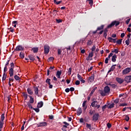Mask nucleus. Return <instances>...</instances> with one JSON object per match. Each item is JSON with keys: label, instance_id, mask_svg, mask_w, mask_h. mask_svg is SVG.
Returning a JSON list of instances; mask_svg holds the SVG:
<instances>
[{"label": "nucleus", "instance_id": "nucleus-63", "mask_svg": "<svg viewBox=\"0 0 131 131\" xmlns=\"http://www.w3.org/2000/svg\"><path fill=\"white\" fill-rule=\"evenodd\" d=\"M70 91L71 92H74L75 91V88H73V87H71V88H70Z\"/></svg>", "mask_w": 131, "mask_h": 131}, {"label": "nucleus", "instance_id": "nucleus-61", "mask_svg": "<svg viewBox=\"0 0 131 131\" xmlns=\"http://www.w3.org/2000/svg\"><path fill=\"white\" fill-rule=\"evenodd\" d=\"M109 59L108 58H105L104 62L105 64H107L108 63Z\"/></svg>", "mask_w": 131, "mask_h": 131}, {"label": "nucleus", "instance_id": "nucleus-57", "mask_svg": "<svg viewBox=\"0 0 131 131\" xmlns=\"http://www.w3.org/2000/svg\"><path fill=\"white\" fill-rule=\"evenodd\" d=\"M8 30L9 29V31H10L12 33H13L14 31V30L12 27H10V28H8Z\"/></svg>", "mask_w": 131, "mask_h": 131}, {"label": "nucleus", "instance_id": "nucleus-9", "mask_svg": "<svg viewBox=\"0 0 131 131\" xmlns=\"http://www.w3.org/2000/svg\"><path fill=\"white\" fill-rule=\"evenodd\" d=\"M95 79V74L93 73L91 76L89 78L88 82H92L94 81Z\"/></svg>", "mask_w": 131, "mask_h": 131}, {"label": "nucleus", "instance_id": "nucleus-28", "mask_svg": "<svg viewBox=\"0 0 131 131\" xmlns=\"http://www.w3.org/2000/svg\"><path fill=\"white\" fill-rule=\"evenodd\" d=\"M122 39L117 40L116 41V42L117 43V45H121L122 44Z\"/></svg>", "mask_w": 131, "mask_h": 131}, {"label": "nucleus", "instance_id": "nucleus-3", "mask_svg": "<svg viewBox=\"0 0 131 131\" xmlns=\"http://www.w3.org/2000/svg\"><path fill=\"white\" fill-rule=\"evenodd\" d=\"M99 117V114L98 113H95L92 116V121H94V122H96L98 120Z\"/></svg>", "mask_w": 131, "mask_h": 131}, {"label": "nucleus", "instance_id": "nucleus-46", "mask_svg": "<svg viewBox=\"0 0 131 131\" xmlns=\"http://www.w3.org/2000/svg\"><path fill=\"white\" fill-rule=\"evenodd\" d=\"M127 103H121L120 105H119V106H120V107H121V106H123V107H124L125 106H127Z\"/></svg>", "mask_w": 131, "mask_h": 131}, {"label": "nucleus", "instance_id": "nucleus-43", "mask_svg": "<svg viewBox=\"0 0 131 131\" xmlns=\"http://www.w3.org/2000/svg\"><path fill=\"white\" fill-rule=\"evenodd\" d=\"M86 1L89 2V4L92 6L93 5V0H86Z\"/></svg>", "mask_w": 131, "mask_h": 131}, {"label": "nucleus", "instance_id": "nucleus-1", "mask_svg": "<svg viewBox=\"0 0 131 131\" xmlns=\"http://www.w3.org/2000/svg\"><path fill=\"white\" fill-rule=\"evenodd\" d=\"M110 88L108 86H105L104 88L103 91H101L100 92V94L102 97H105V96H106V94L110 93Z\"/></svg>", "mask_w": 131, "mask_h": 131}, {"label": "nucleus", "instance_id": "nucleus-52", "mask_svg": "<svg viewBox=\"0 0 131 131\" xmlns=\"http://www.w3.org/2000/svg\"><path fill=\"white\" fill-rule=\"evenodd\" d=\"M77 78L79 79V80H81V79H82V77H81V76L80 75H79V74H77Z\"/></svg>", "mask_w": 131, "mask_h": 131}, {"label": "nucleus", "instance_id": "nucleus-21", "mask_svg": "<svg viewBox=\"0 0 131 131\" xmlns=\"http://www.w3.org/2000/svg\"><path fill=\"white\" fill-rule=\"evenodd\" d=\"M27 91H28V94L30 95H33V91L30 89V88H28L27 90Z\"/></svg>", "mask_w": 131, "mask_h": 131}, {"label": "nucleus", "instance_id": "nucleus-17", "mask_svg": "<svg viewBox=\"0 0 131 131\" xmlns=\"http://www.w3.org/2000/svg\"><path fill=\"white\" fill-rule=\"evenodd\" d=\"M77 113V116H79V115H81V114H82V110L81 107H78V108Z\"/></svg>", "mask_w": 131, "mask_h": 131}, {"label": "nucleus", "instance_id": "nucleus-20", "mask_svg": "<svg viewBox=\"0 0 131 131\" xmlns=\"http://www.w3.org/2000/svg\"><path fill=\"white\" fill-rule=\"evenodd\" d=\"M115 66H117V64H114L112 66L109 70L108 72H113L116 68Z\"/></svg>", "mask_w": 131, "mask_h": 131}, {"label": "nucleus", "instance_id": "nucleus-39", "mask_svg": "<svg viewBox=\"0 0 131 131\" xmlns=\"http://www.w3.org/2000/svg\"><path fill=\"white\" fill-rule=\"evenodd\" d=\"M95 111H92V110H89V114L90 115H93Z\"/></svg>", "mask_w": 131, "mask_h": 131}, {"label": "nucleus", "instance_id": "nucleus-31", "mask_svg": "<svg viewBox=\"0 0 131 131\" xmlns=\"http://www.w3.org/2000/svg\"><path fill=\"white\" fill-rule=\"evenodd\" d=\"M54 3L56 5H59L60 4H61L62 1H58V2H57L56 0H54Z\"/></svg>", "mask_w": 131, "mask_h": 131}, {"label": "nucleus", "instance_id": "nucleus-35", "mask_svg": "<svg viewBox=\"0 0 131 131\" xmlns=\"http://www.w3.org/2000/svg\"><path fill=\"white\" fill-rule=\"evenodd\" d=\"M93 43V41H92L91 39L88 40L87 42V45L88 46H91Z\"/></svg>", "mask_w": 131, "mask_h": 131}, {"label": "nucleus", "instance_id": "nucleus-33", "mask_svg": "<svg viewBox=\"0 0 131 131\" xmlns=\"http://www.w3.org/2000/svg\"><path fill=\"white\" fill-rule=\"evenodd\" d=\"M7 76V75L6 73H4L3 78H2L3 81H5L6 79Z\"/></svg>", "mask_w": 131, "mask_h": 131}, {"label": "nucleus", "instance_id": "nucleus-50", "mask_svg": "<svg viewBox=\"0 0 131 131\" xmlns=\"http://www.w3.org/2000/svg\"><path fill=\"white\" fill-rule=\"evenodd\" d=\"M86 101L85 100V101H84L83 102V103H82V107H86Z\"/></svg>", "mask_w": 131, "mask_h": 131}, {"label": "nucleus", "instance_id": "nucleus-59", "mask_svg": "<svg viewBox=\"0 0 131 131\" xmlns=\"http://www.w3.org/2000/svg\"><path fill=\"white\" fill-rule=\"evenodd\" d=\"M119 102V99H116L114 100V103H115V104H118Z\"/></svg>", "mask_w": 131, "mask_h": 131}, {"label": "nucleus", "instance_id": "nucleus-22", "mask_svg": "<svg viewBox=\"0 0 131 131\" xmlns=\"http://www.w3.org/2000/svg\"><path fill=\"white\" fill-rule=\"evenodd\" d=\"M29 98H30V103H31V104H33L34 102V98L30 95H29Z\"/></svg>", "mask_w": 131, "mask_h": 131}, {"label": "nucleus", "instance_id": "nucleus-29", "mask_svg": "<svg viewBox=\"0 0 131 131\" xmlns=\"http://www.w3.org/2000/svg\"><path fill=\"white\" fill-rule=\"evenodd\" d=\"M27 105H28V107H29L30 109H33V107L30 102H28V103H27Z\"/></svg>", "mask_w": 131, "mask_h": 131}, {"label": "nucleus", "instance_id": "nucleus-36", "mask_svg": "<svg viewBox=\"0 0 131 131\" xmlns=\"http://www.w3.org/2000/svg\"><path fill=\"white\" fill-rule=\"evenodd\" d=\"M125 120L127 122L129 121V119H130V117L126 115H125Z\"/></svg>", "mask_w": 131, "mask_h": 131}, {"label": "nucleus", "instance_id": "nucleus-53", "mask_svg": "<svg viewBox=\"0 0 131 131\" xmlns=\"http://www.w3.org/2000/svg\"><path fill=\"white\" fill-rule=\"evenodd\" d=\"M61 75V71H58L56 73V76H59Z\"/></svg>", "mask_w": 131, "mask_h": 131}, {"label": "nucleus", "instance_id": "nucleus-8", "mask_svg": "<svg viewBox=\"0 0 131 131\" xmlns=\"http://www.w3.org/2000/svg\"><path fill=\"white\" fill-rule=\"evenodd\" d=\"M131 69L129 68H127L122 71V74L125 75L126 74L129 73Z\"/></svg>", "mask_w": 131, "mask_h": 131}, {"label": "nucleus", "instance_id": "nucleus-62", "mask_svg": "<svg viewBox=\"0 0 131 131\" xmlns=\"http://www.w3.org/2000/svg\"><path fill=\"white\" fill-rule=\"evenodd\" d=\"M117 85L115 84H112L111 85V87L113 88V89H115L116 88Z\"/></svg>", "mask_w": 131, "mask_h": 131}, {"label": "nucleus", "instance_id": "nucleus-13", "mask_svg": "<svg viewBox=\"0 0 131 131\" xmlns=\"http://www.w3.org/2000/svg\"><path fill=\"white\" fill-rule=\"evenodd\" d=\"M24 50V47H22V46H18L15 48V50L17 51H23Z\"/></svg>", "mask_w": 131, "mask_h": 131}, {"label": "nucleus", "instance_id": "nucleus-2", "mask_svg": "<svg viewBox=\"0 0 131 131\" xmlns=\"http://www.w3.org/2000/svg\"><path fill=\"white\" fill-rule=\"evenodd\" d=\"M14 63L13 62L10 63V69H9V76H10V77H12L14 75Z\"/></svg>", "mask_w": 131, "mask_h": 131}, {"label": "nucleus", "instance_id": "nucleus-4", "mask_svg": "<svg viewBox=\"0 0 131 131\" xmlns=\"http://www.w3.org/2000/svg\"><path fill=\"white\" fill-rule=\"evenodd\" d=\"M120 24V23L118 21H113L111 24L107 26V28H112L115 25L116 27L118 26Z\"/></svg>", "mask_w": 131, "mask_h": 131}, {"label": "nucleus", "instance_id": "nucleus-18", "mask_svg": "<svg viewBox=\"0 0 131 131\" xmlns=\"http://www.w3.org/2000/svg\"><path fill=\"white\" fill-rule=\"evenodd\" d=\"M86 128H89L90 130H92L93 129V128L91 124H89L88 123H86Z\"/></svg>", "mask_w": 131, "mask_h": 131}, {"label": "nucleus", "instance_id": "nucleus-47", "mask_svg": "<svg viewBox=\"0 0 131 131\" xmlns=\"http://www.w3.org/2000/svg\"><path fill=\"white\" fill-rule=\"evenodd\" d=\"M109 28H108V26H107V27L105 28L104 30V33H107V32H108V29Z\"/></svg>", "mask_w": 131, "mask_h": 131}, {"label": "nucleus", "instance_id": "nucleus-12", "mask_svg": "<svg viewBox=\"0 0 131 131\" xmlns=\"http://www.w3.org/2000/svg\"><path fill=\"white\" fill-rule=\"evenodd\" d=\"M34 92H35V94L39 97V90L37 86H34Z\"/></svg>", "mask_w": 131, "mask_h": 131}, {"label": "nucleus", "instance_id": "nucleus-19", "mask_svg": "<svg viewBox=\"0 0 131 131\" xmlns=\"http://www.w3.org/2000/svg\"><path fill=\"white\" fill-rule=\"evenodd\" d=\"M117 56L116 54H114L113 56H112V61L114 62H115L117 60Z\"/></svg>", "mask_w": 131, "mask_h": 131}, {"label": "nucleus", "instance_id": "nucleus-38", "mask_svg": "<svg viewBox=\"0 0 131 131\" xmlns=\"http://www.w3.org/2000/svg\"><path fill=\"white\" fill-rule=\"evenodd\" d=\"M51 79L50 78H47L46 80V82L48 84H51Z\"/></svg>", "mask_w": 131, "mask_h": 131}, {"label": "nucleus", "instance_id": "nucleus-5", "mask_svg": "<svg viewBox=\"0 0 131 131\" xmlns=\"http://www.w3.org/2000/svg\"><path fill=\"white\" fill-rule=\"evenodd\" d=\"M5 118V114H3L1 115V118L0 120V128H3L4 125V120Z\"/></svg>", "mask_w": 131, "mask_h": 131}, {"label": "nucleus", "instance_id": "nucleus-10", "mask_svg": "<svg viewBox=\"0 0 131 131\" xmlns=\"http://www.w3.org/2000/svg\"><path fill=\"white\" fill-rule=\"evenodd\" d=\"M107 40L109 41L110 42H113V43H116V41L117 40V38H113L112 37H108Z\"/></svg>", "mask_w": 131, "mask_h": 131}, {"label": "nucleus", "instance_id": "nucleus-32", "mask_svg": "<svg viewBox=\"0 0 131 131\" xmlns=\"http://www.w3.org/2000/svg\"><path fill=\"white\" fill-rule=\"evenodd\" d=\"M115 106V104L114 103H112L111 104L109 105L108 106H107L108 109H112V108H114Z\"/></svg>", "mask_w": 131, "mask_h": 131}, {"label": "nucleus", "instance_id": "nucleus-49", "mask_svg": "<svg viewBox=\"0 0 131 131\" xmlns=\"http://www.w3.org/2000/svg\"><path fill=\"white\" fill-rule=\"evenodd\" d=\"M95 50H96V46H93L92 47V48H91V51H92L91 52H94V51H95Z\"/></svg>", "mask_w": 131, "mask_h": 131}, {"label": "nucleus", "instance_id": "nucleus-44", "mask_svg": "<svg viewBox=\"0 0 131 131\" xmlns=\"http://www.w3.org/2000/svg\"><path fill=\"white\" fill-rule=\"evenodd\" d=\"M106 125H107V128H111V127L112 126V124L110 123H107Z\"/></svg>", "mask_w": 131, "mask_h": 131}, {"label": "nucleus", "instance_id": "nucleus-40", "mask_svg": "<svg viewBox=\"0 0 131 131\" xmlns=\"http://www.w3.org/2000/svg\"><path fill=\"white\" fill-rule=\"evenodd\" d=\"M125 43L127 46H129L130 44V39L128 38L126 40H125Z\"/></svg>", "mask_w": 131, "mask_h": 131}, {"label": "nucleus", "instance_id": "nucleus-11", "mask_svg": "<svg viewBox=\"0 0 131 131\" xmlns=\"http://www.w3.org/2000/svg\"><path fill=\"white\" fill-rule=\"evenodd\" d=\"M124 80L127 82L129 83L131 82V75L126 76L124 78Z\"/></svg>", "mask_w": 131, "mask_h": 131}, {"label": "nucleus", "instance_id": "nucleus-37", "mask_svg": "<svg viewBox=\"0 0 131 131\" xmlns=\"http://www.w3.org/2000/svg\"><path fill=\"white\" fill-rule=\"evenodd\" d=\"M119 51L118 49H115L114 51H112V53H115V54H118L119 53Z\"/></svg>", "mask_w": 131, "mask_h": 131}, {"label": "nucleus", "instance_id": "nucleus-23", "mask_svg": "<svg viewBox=\"0 0 131 131\" xmlns=\"http://www.w3.org/2000/svg\"><path fill=\"white\" fill-rule=\"evenodd\" d=\"M43 105V102L42 101H40V102L38 103V105L37 106V107H38V108H41Z\"/></svg>", "mask_w": 131, "mask_h": 131}, {"label": "nucleus", "instance_id": "nucleus-51", "mask_svg": "<svg viewBox=\"0 0 131 131\" xmlns=\"http://www.w3.org/2000/svg\"><path fill=\"white\" fill-rule=\"evenodd\" d=\"M56 21L57 23H60L62 22V19H56Z\"/></svg>", "mask_w": 131, "mask_h": 131}, {"label": "nucleus", "instance_id": "nucleus-27", "mask_svg": "<svg viewBox=\"0 0 131 131\" xmlns=\"http://www.w3.org/2000/svg\"><path fill=\"white\" fill-rule=\"evenodd\" d=\"M18 25V21H12V26L14 27V28H16V25Z\"/></svg>", "mask_w": 131, "mask_h": 131}, {"label": "nucleus", "instance_id": "nucleus-7", "mask_svg": "<svg viewBox=\"0 0 131 131\" xmlns=\"http://www.w3.org/2000/svg\"><path fill=\"white\" fill-rule=\"evenodd\" d=\"M92 102L91 103L90 107H93V108H97L98 101H94V99H93L92 100Z\"/></svg>", "mask_w": 131, "mask_h": 131}, {"label": "nucleus", "instance_id": "nucleus-58", "mask_svg": "<svg viewBox=\"0 0 131 131\" xmlns=\"http://www.w3.org/2000/svg\"><path fill=\"white\" fill-rule=\"evenodd\" d=\"M54 117L53 115H49V119H51V120L54 119Z\"/></svg>", "mask_w": 131, "mask_h": 131}, {"label": "nucleus", "instance_id": "nucleus-26", "mask_svg": "<svg viewBox=\"0 0 131 131\" xmlns=\"http://www.w3.org/2000/svg\"><path fill=\"white\" fill-rule=\"evenodd\" d=\"M32 50H33V52H34V53H36L38 51V48H33V49H32Z\"/></svg>", "mask_w": 131, "mask_h": 131}, {"label": "nucleus", "instance_id": "nucleus-14", "mask_svg": "<svg viewBox=\"0 0 131 131\" xmlns=\"http://www.w3.org/2000/svg\"><path fill=\"white\" fill-rule=\"evenodd\" d=\"M116 79V81H117V82L119 83V84L122 83L124 81L121 78H119V77H117Z\"/></svg>", "mask_w": 131, "mask_h": 131}, {"label": "nucleus", "instance_id": "nucleus-25", "mask_svg": "<svg viewBox=\"0 0 131 131\" xmlns=\"http://www.w3.org/2000/svg\"><path fill=\"white\" fill-rule=\"evenodd\" d=\"M14 79L16 81H20L21 80V78L17 76V75H14Z\"/></svg>", "mask_w": 131, "mask_h": 131}, {"label": "nucleus", "instance_id": "nucleus-45", "mask_svg": "<svg viewBox=\"0 0 131 131\" xmlns=\"http://www.w3.org/2000/svg\"><path fill=\"white\" fill-rule=\"evenodd\" d=\"M33 110H35V111H36V112H37V113H38V112H39V111H40L39 108H34V107H33Z\"/></svg>", "mask_w": 131, "mask_h": 131}, {"label": "nucleus", "instance_id": "nucleus-56", "mask_svg": "<svg viewBox=\"0 0 131 131\" xmlns=\"http://www.w3.org/2000/svg\"><path fill=\"white\" fill-rule=\"evenodd\" d=\"M80 84V81H79V80H76V81H75V84L76 85H79Z\"/></svg>", "mask_w": 131, "mask_h": 131}, {"label": "nucleus", "instance_id": "nucleus-41", "mask_svg": "<svg viewBox=\"0 0 131 131\" xmlns=\"http://www.w3.org/2000/svg\"><path fill=\"white\" fill-rule=\"evenodd\" d=\"M19 57H20V58H24V57H25L24 53L20 52V53H19Z\"/></svg>", "mask_w": 131, "mask_h": 131}, {"label": "nucleus", "instance_id": "nucleus-24", "mask_svg": "<svg viewBox=\"0 0 131 131\" xmlns=\"http://www.w3.org/2000/svg\"><path fill=\"white\" fill-rule=\"evenodd\" d=\"M29 58H30V60L33 61L35 60L34 56L32 55H29Z\"/></svg>", "mask_w": 131, "mask_h": 131}, {"label": "nucleus", "instance_id": "nucleus-54", "mask_svg": "<svg viewBox=\"0 0 131 131\" xmlns=\"http://www.w3.org/2000/svg\"><path fill=\"white\" fill-rule=\"evenodd\" d=\"M54 59V58L53 57H50L48 58V61H53Z\"/></svg>", "mask_w": 131, "mask_h": 131}, {"label": "nucleus", "instance_id": "nucleus-15", "mask_svg": "<svg viewBox=\"0 0 131 131\" xmlns=\"http://www.w3.org/2000/svg\"><path fill=\"white\" fill-rule=\"evenodd\" d=\"M94 52H91L89 53L88 57L86 58V60L89 61L90 60V58H92L93 56Z\"/></svg>", "mask_w": 131, "mask_h": 131}, {"label": "nucleus", "instance_id": "nucleus-6", "mask_svg": "<svg viewBox=\"0 0 131 131\" xmlns=\"http://www.w3.org/2000/svg\"><path fill=\"white\" fill-rule=\"evenodd\" d=\"M43 49H44V53L48 54L50 52V47L46 45L44 46Z\"/></svg>", "mask_w": 131, "mask_h": 131}, {"label": "nucleus", "instance_id": "nucleus-48", "mask_svg": "<svg viewBox=\"0 0 131 131\" xmlns=\"http://www.w3.org/2000/svg\"><path fill=\"white\" fill-rule=\"evenodd\" d=\"M8 80H9L8 82H13L14 79V78L13 77H11V78H8Z\"/></svg>", "mask_w": 131, "mask_h": 131}, {"label": "nucleus", "instance_id": "nucleus-60", "mask_svg": "<svg viewBox=\"0 0 131 131\" xmlns=\"http://www.w3.org/2000/svg\"><path fill=\"white\" fill-rule=\"evenodd\" d=\"M10 60V59L7 60V61H6V64L5 66L8 67L9 66Z\"/></svg>", "mask_w": 131, "mask_h": 131}, {"label": "nucleus", "instance_id": "nucleus-64", "mask_svg": "<svg viewBox=\"0 0 131 131\" xmlns=\"http://www.w3.org/2000/svg\"><path fill=\"white\" fill-rule=\"evenodd\" d=\"M61 130L62 131H67V129L66 128L62 126V127L61 128Z\"/></svg>", "mask_w": 131, "mask_h": 131}, {"label": "nucleus", "instance_id": "nucleus-30", "mask_svg": "<svg viewBox=\"0 0 131 131\" xmlns=\"http://www.w3.org/2000/svg\"><path fill=\"white\" fill-rule=\"evenodd\" d=\"M23 95H24V97H25V100H27L28 95L27 93H23Z\"/></svg>", "mask_w": 131, "mask_h": 131}, {"label": "nucleus", "instance_id": "nucleus-16", "mask_svg": "<svg viewBox=\"0 0 131 131\" xmlns=\"http://www.w3.org/2000/svg\"><path fill=\"white\" fill-rule=\"evenodd\" d=\"M41 126H47V123L45 122H43L39 123V125H38V127H40Z\"/></svg>", "mask_w": 131, "mask_h": 131}, {"label": "nucleus", "instance_id": "nucleus-34", "mask_svg": "<svg viewBox=\"0 0 131 131\" xmlns=\"http://www.w3.org/2000/svg\"><path fill=\"white\" fill-rule=\"evenodd\" d=\"M104 25H101L100 27L97 28V30H101L104 29Z\"/></svg>", "mask_w": 131, "mask_h": 131}, {"label": "nucleus", "instance_id": "nucleus-42", "mask_svg": "<svg viewBox=\"0 0 131 131\" xmlns=\"http://www.w3.org/2000/svg\"><path fill=\"white\" fill-rule=\"evenodd\" d=\"M8 66H5V68H4V73H6V72L8 71Z\"/></svg>", "mask_w": 131, "mask_h": 131}, {"label": "nucleus", "instance_id": "nucleus-55", "mask_svg": "<svg viewBox=\"0 0 131 131\" xmlns=\"http://www.w3.org/2000/svg\"><path fill=\"white\" fill-rule=\"evenodd\" d=\"M113 53H111L106 58L110 59L112 56H113Z\"/></svg>", "mask_w": 131, "mask_h": 131}]
</instances>
